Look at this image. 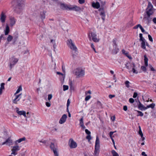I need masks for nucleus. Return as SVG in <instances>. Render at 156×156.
I'll list each match as a JSON object with an SVG mask.
<instances>
[{
    "label": "nucleus",
    "instance_id": "obj_40",
    "mask_svg": "<svg viewBox=\"0 0 156 156\" xmlns=\"http://www.w3.org/2000/svg\"><path fill=\"white\" fill-rule=\"evenodd\" d=\"M138 133L141 137H142L143 136V134L141 130H139Z\"/></svg>",
    "mask_w": 156,
    "mask_h": 156
},
{
    "label": "nucleus",
    "instance_id": "obj_31",
    "mask_svg": "<svg viewBox=\"0 0 156 156\" xmlns=\"http://www.w3.org/2000/svg\"><path fill=\"white\" fill-rule=\"evenodd\" d=\"M112 153L113 156H119L118 154L114 150H112Z\"/></svg>",
    "mask_w": 156,
    "mask_h": 156
},
{
    "label": "nucleus",
    "instance_id": "obj_39",
    "mask_svg": "<svg viewBox=\"0 0 156 156\" xmlns=\"http://www.w3.org/2000/svg\"><path fill=\"white\" fill-rule=\"evenodd\" d=\"M80 125H82L84 124L83 123V118L82 117L80 120Z\"/></svg>",
    "mask_w": 156,
    "mask_h": 156
},
{
    "label": "nucleus",
    "instance_id": "obj_1",
    "mask_svg": "<svg viewBox=\"0 0 156 156\" xmlns=\"http://www.w3.org/2000/svg\"><path fill=\"white\" fill-rule=\"evenodd\" d=\"M26 140V138L23 137L15 141V145L12 147V148L11 150L12 151L11 154L9 155V156H13L17 155L18 154V151L20 150L21 147V146L19 145L18 144L23 141H25Z\"/></svg>",
    "mask_w": 156,
    "mask_h": 156
},
{
    "label": "nucleus",
    "instance_id": "obj_52",
    "mask_svg": "<svg viewBox=\"0 0 156 156\" xmlns=\"http://www.w3.org/2000/svg\"><path fill=\"white\" fill-rule=\"evenodd\" d=\"M46 105L48 107H50L51 106V104L49 102H46Z\"/></svg>",
    "mask_w": 156,
    "mask_h": 156
},
{
    "label": "nucleus",
    "instance_id": "obj_21",
    "mask_svg": "<svg viewBox=\"0 0 156 156\" xmlns=\"http://www.w3.org/2000/svg\"><path fill=\"white\" fill-rule=\"evenodd\" d=\"M114 45H113V47L115 49H114L113 50L112 52L114 54H116L118 52L119 50L118 48H116V42L115 41H114L113 42Z\"/></svg>",
    "mask_w": 156,
    "mask_h": 156
},
{
    "label": "nucleus",
    "instance_id": "obj_53",
    "mask_svg": "<svg viewBox=\"0 0 156 156\" xmlns=\"http://www.w3.org/2000/svg\"><path fill=\"white\" fill-rule=\"evenodd\" d=\"M70 101L69 100V99H68L67 101V107L69 106V104H70Z\"/></svg>",
    "mask_w": 156,
    "mask_h": 156
},
{
    "label": "nucleus",
    "instance_id": "obj_5",
    "mask_svg": "<svg viewBox=\"0 0 156 156\" xmlns=\"http://www.w3.org/2000/svg\"><path fill=\"white\" fill-rule=\"evenodd\" d=\"M15 98L12 100V102L14 104H18L20 101H23L25 100V97L24 95L23 97L22 96V93L18 95H14Z\"/></svg>",
    "mask_w": 156,
    "mask_h": 156
},
{
    "label": "nucleus",
    "instance_id": "obj_55",
    "mask_svg": "<svg viewBox=\"0 0 156 156\" xmlns=\"http://www.w3.org/2000/svg\"><path fill=\"white\" fill-rule=\"evenodd\" d=\"M115 116H114L113 117H111V120L112 121H114L115 120Z\"/></svg>",
    "mask_w": 156,
    "mask_h": 156
},
{
    "label": "nucleus",
    "instance_id": "obj_3",
    "mask_svg": "<svg viewBox=\"0 0 156 156\" xmlns=\"http://www.w3.org/2000/svg\"><path fill=\"white\" fill-rule=\"evenodd\" d=\"M126 66L127 69L129 70V72H132L133 73L137 74L138 71L136 70V67L133 62L127 63Z\"/></svg>",
    "mask_w": 156,
    "mask_h": 156
},
{
    "label": "nucleus",
    "instance_id": "obj_44",
    "mask_svg": "<svg viewBox=\"0 0 156 156\" xmlns=\"http://www.w3.org/2000/svg\"><path fill=\"white\" fill-rule=\"evenodd\" d=\"M61 8L62 9H64L66 8V6L65 5V4H61L60 5Z\"/></svg>",
    "mask_w": 156,
    "mask_h": 156
},
{
    "label": "nucleus",
    "instance_id": "obj_33",
    "mask_svg": "<svg viewBox=\"0 0 156 156\" xmlns=\"http://www.w3.org/2000/svg\"><path fill=\"white\" fill-rule=\"evenodd\" d=\"M69 88V87L68 86L64 85L63 86V90L64 91H66L68 90Z\"/></svg>",
    "mask_w": 156,
    "mask_h": 156
},
{
    "label": "nucleus",
    "instance_id": "obj_30",
    "mask_svg": "<svg viewBox=\"0 0 156 156\" xmlns=\"http://www.w3.org/2000/svg\"><path fill=\"white\" fill-rule=\"evenodd\" d=\"M154 106H155V104H154V103H152V104L150 105H149L147 106V108H154Z\"/></svg>",
    "mask_w": 156,
    "mask_h": 156
},
{
    "label": "nucleus",
    "instance_id": "obj_23",
    "mask_svg": "<svg viewBox=\"0 0 156 156\" xmlns=\"http://www.w3.org/2000/svg\"><path fill=\"white\" fill-rule=\"evenodd\" d=\"M92 6L94 8L98 9L100 7V5L99 2H97L96 3L93 2L92 3Z\"/></svg>",
    "mask_w": 156,
    "mask_h": 156
},
{
    "label": "nucleus",
    "instance_id": "obj_17",
    "mask_svg": "<svg viewBox=\"0 0 156 156\" xmlns=\"http://www.w3.org/2000/svg\"><path fill=\"white\" fill-rule=\"evenodd\" d=\"M16 112L18 114L20 115H23L25 117H26V112L24 111H20L19 109L18 108H16Z\"/></svg>",
    "mask_w": 156,
    "mask_h": 156
},
{
    "label": "nucleus",
    "instance_id": "obj_20",
    "mask_svg": "<svg viewBox=\"0 0 156 156\" xmlns=\"http://www.w3.org/2000/svg\"><path fill=\"white\" fill-rule=\"evenodd\" d=\"M5 34V35H8L10 32L9 27L8 24H6V25L5 29L4 30Z\"/></svg>",
    "mask_w": 156,
    "mask_h": 156
},
{
    "label": "nucleus",
    "instance_id": "obj_61",
    "mask_svg": "<svg viewBox=\"0 0 156 156\" xmlns=\"http://www.w3.org/2000/svg\"><path fill=\"white\" fill-rule=\"evenodd\" d=\"M40 91V89L39 88H38L37 89L36 92L38 94L39 93V92Z\"/></svg>",
    "mask_w": 156,
    "mask_h": 156
},
{
    "label": "nucleus",
    "instance_id": "obj_4",
    "mask_svg": "<svg viewBox=\"0 0 156 156\" xmlns=\"http://www.w3.org/2000/svg\"><path fill=\"white\" fill-rule=\"evenodd\" d=\"M73 73L77 78H80L84 76L85 71L82 68H78L74 70Z\"/></svg>",
    "mask_w": 156,
    "mask_h": 156
},
{
    "label": "nucleus",
    "instance_id": "obj_13",
    "mask_svg": "<svg viewBox=\"0 0 156 156\" xmlns=\"http://www.w3.org/2000/svg\"><path fill=\"white\" fill-rule=\"evenodd\" d=\"M69 146L70 148H74L77 146L76 143L72 139H71L69 140Z\"/></svg>",
    "mask_w": 156,
    "mask_h": 156
},
{
    "label": "nucleus",
    "instance_id": "obj_60",
    "mask_svg": "<svg viewBox=\"0 0 156 156\" xmlns=\"http://www.w3.org/2000/svg\"><path fill=\"white\" fill-rule=\"evenodd\" d=\"M122 52L123 53L125 54L126 55L128 54V53L126 52V51H125L124 50H122Z\"/></svg>",
    "mask_w": 156,
    "mask_h": 156
},
{
    "label": "nucleus",
    "instance_id": "obj_29",
    "mask_svg": "<svg viewBox=\"0 0 156 156\" xmlns=\"http://www.w3.org/2000/svg\"><path fill=\"white\" fill-rule=\"evenodd\" d=\"M13 39V37L10 35H9L7 38V41L8 42L11 41Z\"/></svg>",
    "mask_w": 156,
    "mask_h": 156
},
{
    "label": "nucleus",
    "instance_id": "obj_62",
    "mask_svg": "<svg viewBox=\"0 0 156 156\" xmlns=\"http://www.w3.org/2000/svg\"><path fill=\"white\" fill-rule=\"evenodd\" d=\"M80 126L83 129H85V128H86L85 126L84 125V124H82V125H80Z\"/></svg>",
    "mask_w": 156,
    "mask_h": 156
},
{
    "label": "nucleus",
    "instance_id": "obj_59",
    "mask_svg": "<svg viewBox=\"0 0 156 156\" xmlns=\"http://www.w3.org/2000/svg\"><path fill=\"white\" fill-rule=\"evenodd\" d=\"M40 142L44 144H45L46 143V141L45 140H41L39 141Z\"/></svg>",
    "mask_w": 156,
    "mask_h": 156
},
{
    "label": "nucleus",
    "instance_id": "obj_46",
    "mask_svg": "<svg viewBox=\"0 0 156 156\" xmlns=\"http://www.w3.org/2000/svg\"><path fill=\"white\" fill-rule=\"evenodd\" d=\"M141 69L144 71L145 72L146 71V68L144 66H142L141 67Z\"/></svg>",
    "mask_w": 156,
    "mask_h": 156
},
{
    "label": "nucleus",
    "instance_id": "obj_6",
    "mask_svg": "<svg viewBox=\"0 0 156 156\" xmlns=\"http://www.w3.org/2000/svg\"><path fill=\"white\" fill-rule=\"evenodd\" d=\"M88 38L90 41L92 40L94 42H98L99 41V39L97 37L96 34L93 32H91L89 33Z\"/></svg>",
    "mask_w": 156,
    "mask_h": 156
},
{
    "label": "nucleus",
    "instance_id": "obj_7",
    "mask_svg": "<svg viewBox=\"0 0 156 156\" xmlns=\"http://www.w3.org/2000/svg\"><path fill=\"white\" fill-rule=\"evenodd\" d=\"M67 41V44L70 48L75 52H77V48L72 40H68Z\"/></svg>",
    "mask_w": 156,
    "mask_h": 156
},
{
    "label": "nucleus",
    "instance_id": "obj_42",
    "mask_svg": "<svg viewBox=\"0 0 156 156\" xmlns=\"http://www.w3.org/2000/svg\"><path fill=\"white\" fill-rule=\"evenodd\" d=\"M52 96L51 94H48V100L49 101H50L52 98Z\"/></svg>",
    "mask_w": 156,
    "mask_h": 156
},
{
    "label": "nucleus",
    "instance_id": "obj_54",
    "mask_svg": "<svg viewBox=\"0 0 156 156\" xmlns=\"http://www.w3.org/2000/svg\"><path fill=\"white\" fill-rule=\"evenodd\" d=\"M115 96L114 95L110 94L109 95V98L110 99H111L115 97Z\"/></svg>",
    "mask_w": 156,
    "mask_h": 156
},
{
    "label": "nucleus",
    "instance_id": "obj_57",
    "mask_svg": "<svg viewBox=\"0 0 156 156\" xmlns=\"http://www.w3.org/2000/svg\"><path fill=\"white\" fill-rule=\"evenodd\" d=\"M123 110L125 111H126L127 110V107L125 105L123 106Z\"/></svg>",
    "mask_w": 156,
    "mask_h": 156
},
{
    "label": "nucleus",
    "instance_id": "obj_18",
    "mask_svg": "<svg viewBox=\"0 0 156 156\" xmlns=\"http://www.w3.org/2000/svg\"><path fill=\"white\" fill-rule=\"evenodd\" d=\"M139 104H138V107L139 109L141 110H145L147 109V107H145L141 102L139 101Z\"/></svg>",
    "mask_w": 156,
    "mask_h": 156
},
{
    "label": "nucleus",
    "instance_id": "obj_41",
    "mask_svg": "<svg viewBox=\"0 0 156 156\" xmlns=\"http://www.w3.org/2000/svg\"><path fill=\"white\" fill-rule=\"evenodd\" d=\"M141 26V25L140 24H138L136 25V26H134L133 27V29H136L138 28V27H139L140 28Z\"/></svg>",
    "mask_w": 156,
    "mask_h": 156
},
{
    "label": "nucleus",
    "instance_id": "obj_10",
    "mask_svg": "<svg viewBox=\"0 0 156 156\" xmlns=\"http://www.w3.org/2000/svg\"><path fill=\"white\" fill-rule=\"evenodd\" d=\"M13 144V140L10 137H9L5 141L3 142L2 144V145L5 144L10 147V146L12 145Z\"/></svg>",
    "mask_w": 156,
    "mask_h": 156
},
{
    "label": "nucleus",
    "instance_id": "obj_24",
    "mask_svg": "<svg viewBox=\"0 0 156 156\" xmlns=\"http://www.w3.org/2000/svg\"><path fill=\"white\" fill-rule=\"evenodd\" d=\"M144 58L145 65L146 66H148V59L146 55H144Z\"/></svg>",
    "mask_w": 156,
    "mask_h": 156
},
{
    "label": "nucleus",
    "instance_id": "obj_28",
    "mask_svg": "<svg viewBox=\"0 0 156 156\" xmlns=\"http://www.w3.org/2000/svg\"><path fill=\"white\" fill-rule=\"evenodd\" d=\"M24 7V5L23 4H19L17 6V8L19 9H22Z\"/></svg>",
    "mask_w": 156,
    "mask_h": 156
},
{
    "label": "nucleus",
    "instance_id": "obj_36",
    "mask_svg": "<svg viewBox=\"0 0 156 156\" xmlns=\"http://www.w3.org/2000/svg\"><path fill=\"white\" fill-rule=\"evenodd\" d=\"M86 138L88 140V141L89 142L91 139V137L90 136V134L87 135V136H86Z\"/></svg>",
    "mask_w": 156,
    "mask_h": 156
},
{
    "label": "nucleus",
    "instance_id": "obj_56",
    "mask_svg": "<svg viewBox=\"0 0 156 156\" xmlns=\"http://www.w3.org/2000/svg\"><path fill=\"white\" fill-rule=\"evenodd\" d=\"M113 134V132L111 131L109 133V136L111 138H112V135Z\"/></svg>",
    "mask_w": 156,
    "mask_h": 156
},
{
    "label": "nucleus",
    "instance_id": "obj_35",
    "mask_svg": "<svg viewBox=\"0 0 156 156\" xmlns=\"http://www.w3.org/2000/svg\"><path fill=\"white\" fill-rule=\"evenodd\" d=\"M129 82L128 81H126L125 82V84L126 86L128 88H129Z\"/></svg>",
    "mask_w": 156,
    "mask_h": 156
},
{
    "label": "nucleus",
    "instance_id": "obj_47",
    "mask_svg": "<svg viewBox=\"0 0 156 156\" xmlns=\"http://www.w3.org/2000/svg\"><path fill=\"white\" fill-rule=\"evenodd\" d=\"M149 66L151 71H154L155 70L151 65H149Z\"/></svg>",
    "mask_w": 156,
    "mask_h": 156
},
{
    "label": "nucleus",
    "instance_id": "obj_8",
    "mask_svg": "<svg viewBox=\"0 0 156 156\" xmlns=\"http://www.w3.org/2000/svg\"><path fill=\"white\" fill-rule=\"evenodd\" d=\"M18 58L15 56L12 57L9 59V64L11 69L18 62Z\"/></svg>",
    "mask_w": 156,
    "mask_h": 156
},
{
    "label": "nucleus",
    "instance_id": "obj_49",
    "mask_svg": "<svg viewBox=\"0 0 156 156\" xmlns=\"http://www.w3.org/2000/svg\"><path fill=\"white\" fill-rule=\"evenodd\" d=\"M70 89L71 90H74V87L73 86L72 84H70Z\"/></svg>",
    "mask_w": 156,
    "mask_h": 156
},
{
    "label": "nucleus",
    "instance_id": "obj_48",
    "mask_svg": "<svg viewBox=\"0 0 156 156\" xmlns=\"http://www.w3.org/2000/svg\"><path fill=\"white\" fill-rule=\"evenodd\" d=\"M148 37L149 39V40L151 41V42L153 41V39L151 37V36L150 35H148Z\"/></svg>",
    "mask_w": 156,
    "mask_h": 156
},
{
    "label": "nucleus",
    "instance_id": "obj_2",
    "mask_svg": "<svg viewBox=\"0 0 156 156\" xmlns=\"http://www.w3.org/2000/svg\"><path fill=\"white\" fill-rule=\"evenodd\" d=\"M146 15H145L144 19L149 21L150 20V18L151 16L152 15L153 13V6L150 2H148V6L146 9Z\"/></svg>",
    "mask_w": 156,
    "mask_h": 156
},
{
    "label": "nucleus",
    "instance_id": "obj_19",
    "mask_svg": "<svg viewBox=\"0 0 156 156\" xmlns=\"http://www.w3.org/2000/svg\"><path fill=\"white\" fill-rule=\"evenodd\" d=\"M46 13V12L44 11H43L40 12V17L42 20H43L45 18V14Z\"/></svg>",
    "mask_w": 156,
    "mask_h": 156
},
{
    "label": "nucleus",
    "instance_id": "obj_37",
    "mask_svg": "<svg viewBox=\"0 0 156 156\" xmlns=\"http://www.w3.org/2000/svg\"><path fill=\"white\" fill-rule=\"evenodd\" d=\"M142 35H143L142 34H139V36H140V41H143V40H145L144 39V38L143 37Z\"/></svg>",
    "mask_w": 156,
    "mask_h": 156
},
{
    "label": "nucleus",
    "instance_id": "obj_64",
    "mask_svg": "<svg viewBox=\"0 0 156 156\" xmlns=\"http://www.w3.org/2000/svg\"><path fill=\"white\" fill-rule=\"evenodd\" d=\"M153 21L154 23L156 24V18H154L153 20Z\"/></svg>",
    "mask_w": 156,
    "mask_h": 156
},
{
    "label": "nucleus",
    "instance_id": "obj_22",
    "mask_svg": "<svg viewBox=\"0 0 156 156\" xmlns=\"http://www.w3.org/2000/svg\"><path fill=\"white\" fill-rule=\"evenodd\" d=\"M5 85L4 83H2L1 84V86L0 87V95H1L2 93L3 90H5Z\"/></svg>",
    "mask_w": 156,
    "mask_h": 156
},
{
    "label": "nucleus",
    "instance_id": "obj_51",
    "mask_svg": "<svg viewBox=\"0 0 156 156\" xmlns=\"http://www.w3.org/2000/svg\"><path fill=\"white\" fill-rule=\"evenodd\" d=\"M137 96V93H136V92H134V94H133V97L134 98H135Z\"/></svg>",
    "mask_w": 156,
    "mask_h": 156
},
{
    "label": "nucleus",
    "instance_id": "obj_63",
    "mask_svg": "<svg viewBox=\"0 0 156 156\" xmlns=\"http://www.w3.org/2000/svg\"><path fill=\"white\" fill-rule=\"evenodd\" d=\"M86 94H87V93H89V94H91V92L90 90H89L88 91H86L85 92Z\"/></svg>",
    "mask_w": 156,
    "mask_h": 156
},
{
    "label": "nucleus",
    "instance_id": "obj_32",
    "mask_svg": "<svg viewBox=\"0 0 156 156\" xmlns=\"http://www.w3.org/2000/svg\"><path fill=\"white\" fill-rule=\"evenodd\" d=\"M138 113V115H137V116H143L144 115L143 113L141 111H136Z\"/></svg>",
    "mask_w": 156,
    "mask_h": 156
},
{
    "label": "nucleus",
    "instance_id": "obj_12",
    "mask_svg": "<svg viewBox=\"0 0 156 156\" xmlns=\"http://www.w3.org/2000/svg\"><path fill=\"white\" fill-rule=\"evenodd\" d=\"M100 142L98 136H97L96 140L95 143L94 150L98 151H100Z\"/></svg>",
    "mask_w": 156,
    "mask_h": 156
},
{
    "label": "nucleus",
    "instance_id": "obj_14",
    "mask_svg": "<svg viewBox=\"0 0 156 156\" xmlns=\"http://www.w3.org/2000/svg\"><path fill=\"white\" fill-rule=\"evenodd\" d=\"M10 25L11 27H12L16 23V19L14 17L12 16H10L9 17Z\"/></svg>",
    "mask_w": 156,
    "mask_h": 156
},
{
    "label": "nucleus",
    "instance_id": "obj_34",
    "mask_svg": "<svg viewBox=\"0 0 156 156\" xmlns=\"http://www.w3.org/2000/svg\"><path fill=\"white\" fill-rule=\"evenodd\" d=\"M100 151H97L94 150V154L95 156H97L99 154Z\"/></svg>",
    "mask_w": 156,
    "mask_h": 156
},
{
    "label": "nucleus",
    "instance_id": "obj_50",
    "mask_svg": "<svg viewBox=\"0 0 156 156\" xmlns=\"http://www.w3.org/2000/svg\"><path fill=\"white\" fill-rule=\"evenodd\" d=\"M129 101L131 103H133L134 102V100L133 98H130L129 99Z\"/></svg>",
    "mask_w": 156,
    "mask_h": 156
},
{
    "label": "nucleus",
    "instance_id": "obj_16",
    "mask_svg": "<svg viewBox=\"0 0 156 156\" xmlns=\"http://www.w3.org/2000/svg\"><path fill=\"white\" fill-rule=\"evenodd\" d=\"M6 15L3 12H2L0 15V20L2 23H4L6 18Z\"/></svg>",
    "mask_w": 156,
    "mask_h": 156
},
{
    "label": "nucleus",
    "instance_id": "obj_45",
    "mask_svg": "<svg viewBox=\"0 0 156 156\" xmlns=\"http://www.w3.org/2000/svg\"><path fill=\"white\" fill-rule=\"evenodd\" d=\"M86 133L88 135L90 134V132L87 129H86L85 130Z\"/></svg>",
    "mask_w": 156,
    "mask_h": 156
},
{
    "label": "nucleus",
    "instance_id": "obj_9",
    "mask_svg": "<svg viewBox=\"0 0 156 156\" xmlns=\"http://www.w3.org/2000/svg\"><path fill=\"white\" fill-rule=\"evenodd\" d=\"M50 148L53 151L55 156H59L58 153V150L56 145H55L53 143H52L50 145Z\"/></svg>",
    "mask_w": 156,
    "mask_h": 156
},
{
    "label": "nucleus",
    "instance_id": "obj_27",
    "mask_svg": "<svg viewBox=\"0 0 156 156\" xmlns=\"http://www.w3.org/2000/svg\"><path fill=\"white\" fill-rule=\"evenodd\" d=\"M142 41L141 42V47L142 48H143L144 49H146V46H145V40H143V41Z\"/></svg>",
    "mask_w": 156,
    "mask_h": 156
},
{
    "label": "nucleus",
    "instance_id": "obj_38",
    "mask_svg": "<svg viewBox=\"0 0 156 156\" xmlns=\"http://www.w3.org/2000/svg\"><path fill=\"white\" fill-rule=\"evenodd\" d=\"M91 98V96L90 95L87 96L85 98V101H87L89 100Z\"/></svg>",
    "mask_w": 156,
    "mask_h": 156
},
{
    "label": "nucleus",
    "instance_id": "obj_43",
    "mask_svg": "<svg viewBox=\"0 0 156 156\" xmlns=\"http://www.w3.org/2000/svg\"><path fill=\"white\" fill-rule=\"evenodd\" d=\"M78 2L80 4H82L85 2V0H79Z\"/></svg>",
    "mask_w": 156,
    "mask_h": 156
},
{
    "label": "nucleus",
    "instance_id": "obj_25",
    "mask_svg": "<svg viewBox=\"0 0 156 156\" xmlns=\"http://www.w3.org/2000/svg\"><path fill=\"white\" fill-rule=\"evenodd\" d=\"M71 9L76 11H79L80 9V8L76 6H74L72 7Z\"/></svg>",
    "mask_w": 156,
    "mask_h": 156
},
{
    "label": "nucleus",
    "instance_id": "obj_26",
    "mask_svg": "<svg viewBox=\"0 0 156 156\" xmlns=\"http://www.w3.org/2000/svg\"><path fill=\"white\" fill-rule=\"evenodd\" d=\"M22 87L21 85H20L17 90L16 91V93L14 94V95H16L17 94L19 93L20 91L22 90Z\"/></svg>",
    "mask_w": 156,
    "mask_h": 156
},
{
    "label": "nucleus",
    "instance_id": "obj_15",
    "mask_svg": "<svg viewBox=\"0 0 156 156\" xmlns=\"http://www.w3.org/2000/svg\"><path fill=\"white\" fill-rule=\"evenodd\" d=\"M67 118V115L66 114H64L59 120V123L60 124H62L66 121Z\"/></svg>",
    "mask_w": 156,
    "mask_h": 156
},
{
    "label": "nucleus",
    "instance_id": "obj_11",
    "mask_svg": "<svg viewBox=\"0 0 156 156\" xmlns=\"http://www.w3.org/2000/svg\"><path fill=\"white\" fill-rule=\"evenodd\" d=\"M99 14L101 17L102 19L104 21L105 19V11L103 8H100L98 9Z\"/></svg>",
    "mask_w": 156,
    "mask_h": 156
},
{
    "label": "nucleus",
    "instance_id": "obj_58",
    "mask_svg": "<svg viewBox=\"0 0 156 156\" xmlns=\"http://www.w3.org/2000/svg\"><path fill=\"white\" fill-rule=\"evenodd\" d=\"M140 29L141 30L142 32L143 33L144 32H145V30L142 27V26H141V27L140 28Z\"/></svg>",
    "mask_w": 156,
    "mask_h": 156
}]
</instances>
